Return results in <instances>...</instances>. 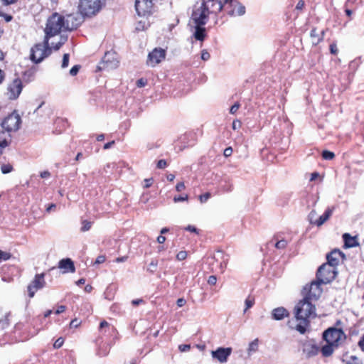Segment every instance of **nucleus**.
<instances>
[{
  "mask_svg": "<svg viewBox=\"0 0 364 364\" xmlns=\"http://www.w3.org/2000/svg\"><path fill=\"white\" fill-rule=\"evenodd\" d=\"M343 238L344 240V246L346 247L350 248L358 245L355 237L350 236L348 233L343 234Z\"/></svg>",
  "mask_w": 364,
  "mask_h": 364,
  "instance_id": "nucleus-27",
  "label": "nucleus"
},
{
  "mask_svg": "<svg viewBox=\"0 0 364 364\" xmlns=\"http://www.w3.org/2000/svg\"><path fill=\"white\" fill-rule=\"evenodd\" d=\"M232 353L231 348H223L220 347L215 350L211 352L212 357L214 359L218 360L220 363H225L228 360V357Z\"/></svg>",
  "mask_w": 364,
  "mask_h": 364,
  "instance_id": "nucleus-17",
  "label": "nucleus"
},
{
  "mask_svg": "<svg viewBox=\"0 0 364 364\" xmlns=\"http://www.w3.org/2000/svg\"><path fill=\"white\" fill-rule=\"evenodd\" d=\"M119 61L116 53L113 52H107L99 66L100 70H112L118 67Z\"/></svg>",
  "mask_w": 364,
  "mask_h": 364,
  "instance_id": "nucleus-10",
  "label": "nucleus"
},
{
  "mask_svg": "<svg viewBox=\"0 0 364 364\" xmlns=\"http://www.w3.org/2000/svg\"><path fill=\"white\" fill-rule=\"evenodd\" d=\"M188 200V196L186 195L185 196H175L173 198V201L175 203L186 201Z\"/></svg>",
  "mask_w": 364,
  "mask_h": 364,
  "instance_id": "nucleus-48",
  "label": "nucleus"
},
{
  "mask_svg": "<svg viewBox=\"0 0 364 364\" xmlns=\"http://www.w3.org/2000/svg\"><path fill=\"white\" fill-rule=\"evenodd\" d=\"M21 119L16 112H12L11 114L4 119L1 125L3 130L11 134L15 132L20 128Z\"/></svg>",
  "mask_w": 364,
  "mask_h": 364,
  "instance_id": "nucleus-7",
  "label": "nucleus"
},
{
  "mask_svg": "<svg viewBox=\"0 0 364 364\" xmlns=\"http://www.w3.org/2000/svg\"><path fill=\"white\" fill-rule=\"evenodd\" d=\"M205 6H208V11L211 9L210 13H218L224 7L226 9L227 6V5L225 4V1L223 3L221 1L218 0H208L207 2H205Z\"/></svg>",
  "mask_w": 364,
  "mask_h": 364,
  "instance_id": "nucleus-20",
  "label": "nucleus"
},
{
  "mask_svg": "<svg viewBox=\"0 0 364 364\" xmlns=\"http://www.w3.org/2000/svg\"><path fill=\"white\" fill-rule=\"evenodd\" d=\"M65 41H66V38L61 37L60 41L55 46H53V48L55 50H58L62 46V45H63L65 43Z\"/></svg>",
  "mask_w": 364,
  "mask_h": 364,
  "instance_id": "nucleus-49",
  "label": "nucleus"
},
{
  "mask_svg": "<svg viewBox=\"0 0 364 364\" xmlns=\"http://www.w3.org/2000/svg\"><path fill=\"white\" fill-rule=\"evenodd\" d=\"M240 107V104L239 102H235L230 109V113L232 114H235Z\"/></svg>",
  "mask_w": 364,
  "mask_h": 364,
  "instance_id": "nucleus-41",
  "label": "nucleus"
},
{
  "mask_svg": "<svg viewBox=\"0 0 364 364\" xmlns=\"http://www.w3.org/2000/svg\"><path fill=\"white\" fill-rule=\"evenodd\" d=\"M335 347L334 344L327 343V344L323 346L321 349L322 355L325 357L330 356L333 353Z\"/></svg>",
  "mask_w": 364,
  "mask_h": 364,
  "instance_id": "nucleus-29",
  "label": "nucleus"
},
{
  "mask_svg": "<svg viewBox=\"0 0 364 364\" xmlns=\"http://www.w3.org/2000/svg\"><path fill=\"white\" fill-rule=\"evenodd\" d=\"M217 278L214 275H211L208 277V283L210 285H214L216 284Z\"/></svg>",
  "mask_w": 364,
  "mask_h": 364,
  "instance_id": "nucleus-52",
  "label": "nucleus"
},
{
  "mask_svg": "<svg viewBox=\"0 0 364 364\" xmlns=\"http://www.w3.org/2000/svg\"><path fill=\"white\" fill-rule=\"evenodd\" d=\"M295 320L289 321L288 326L304 334L310 325V319L316 316V307L312 301L304 298L295 306Z\"/></svg>",
  "mask_w": 364,
  "mask_h": 364,
  "instance_id": "nucleus-1",
  "label": "nucleus"
},
{
  "mask_svg": "<svg viewBox=\"0 0 364 364\" xmlns=\"http://www.w3.org/2000/svg\"><path fill=\"white\" fill-rule=\"evenodd\" d=\"M344 254L339 250H334L327 255V264L333 266L336 268V266L339 264L341 260L344 259Z\"/></svg>",
  "mask_w": 364,
  "mask_h": 364,
  "instance_id": "nucleus-18",
  "label": "nucleus"
},
{
  "mask_svg": "<svg viewBox=\"0 0 364 364\" xmlns=\"http://www.w3.org/2000/svg\"><path fill=\"white\" fill-rule=\"evenodd\" d=\"M205 24H196L194 31L193 33V38L200 41H203L206 37L205 28L203 27Z\"/></svg>",
  "mask_w": 364,
  "mask_h": 364,
  "instance_id": "nucleus-23",
  "label": "nucleus"
},
{
  "mask_svg": "<svg viewBox=\"0 0 364 364\" xmlns=\"http://www.w3.org/2000/svg\"><path fill=\"white\" fill-rule=\"evenodd\" d=\"M318 348L314 344H304L303 351L307 357H311L318 353Z\"/></svg>",
  "mask_w": 364,
  "mask_h": 364,
  "instance_id": "nucleus-26",
  "label": "nucleus"
},
{
  "mask_svg": "<svg viewBox=\"0 0 364 364\" xmlns=\"http://www.w3.org/2000/svg\"><path fill=\"white\" fill-rule=\"evenodd\" d=\"M64 343V339L62 337L58 338L53 344L54 348H60Z\"/></svg>",
  "mask_w": 364,
  "mask_h": 364,
  "instance_id": "nucleus-40",
  "label": "nucleus"
},
{
  "mask_svg": "<svg viewBox=\"0 0 364 364\" xmlns=\"http://www.w3.org/2000/svg\"><path fill=\"white\" fill-rule=\"evenodd\" d=\"M215 261L218 263V267L223 272L227 267L228 262V256L225 255L222 250H218L213 256Z\"/></svg>",
  "mask_w": 364,
  "mask_h": 364,
  "instance_id": "nucleus-19",
  "label": "nucleus"
},
{
  "mask_svg": "<svg viewBox=\"0 0 364 364\" xmlns=\"http://www.w3.org/2000/svg\"><path fill=\"white\" fill-rule=\"evenodd\" d=\"M254 304L255 299L251 296H248L245 301V308L244 309V313H245L249 309L252 308Z\"/></svg>",
  "mask_w": 364,
  "mask_h": 364,
  "instance_id": "nucleus-31",
  "label": "nucleus"
},
{
  "mask_svg": "<svg viewBox=\"0 0 364 364\" xmlns=\"http://www.w3.org/2000/svg\"><path fill=\"white\" fill-rule=\"evenodd\" d=\"M44 277L45 274L43 273L38 274L35 276L33 280L28 284L27 289L30 298L33 297L35 293L38 289L44 287V286L46 285Z\"/></svg>",
  "mask_w": 364,
  "mask_h": 364,
  "instance_id": "nucleus-11",
  "label": "nucleus"
},
{
  "mask_svg": "<svg viewBox=\"0 0 364 364\" xmlns=\"http://www.w3.org/2000/svg\"><path fill=\"white\" fill-rule=\"evenodd\" d=\"M158 262L156 260H152L149 264L148 271L154 272L157 267Z\"/></svg>",
  "mask_w": 364,
  "mask_h": 364,
  "instance_id": "nucleus-39",
  "label": "nucleus"
},
{
  "mask_svg": "<svg viewBox=\"0 0 364 364\" xmlns=\"http://www.w3.org/2000/svg\"><path fill=\"white\" fill-rule=\"evenodd\" d=\"M322 284L317 279L312 282L310 285H306L304 289V298L311 301L318 300L322 294V289L321 288Z\"/></svg>",
  "mask_w": 364,
  "mask_h": 364,
  "instance_id": "nucleus-9",
  "label": "nucleus"
},
{
  "mask_svg": "<svg viewBox=\"0 0 364 364\" xmlns=\"http://www.w3.org/2000/svg\"><path fill=\"white\" fill-rule=\"evenodd\" d=\"M69 59H70V55L68 53H65L63 55L62 64H61L62 68H65L68 66Z\"/></svg>",
  "mask_w": 364,
  "mask_h": 364,
  "instance_id": "nucleus-37",
  "label": "nucleus"
},
{
  "mask_svg": "<svg viewBox=\"0 0 364 364\" xmlns=\"http://www.w3.org/2000/svg\"><path fill=\"white\" fill-rule=\"evenodd\" d=\"M289 316L288 311L284 307L275 308L272 311V318L280 321Z\"/></svg>",
  "mask_w": 364,
  "mask_h": 364,
  "instance_id": "nucleus-24",
  "label": "nucleus"
},
{
  "mask_svg": "<svg viewBox=\"0 0 364 364\" xmlns=\"http://www.w3.org/2000/svg\"><path fill=\"white\" fill-rule=\"evenodd\" d=\"M135 9L140 16L149 15L151 14L153 9L152 0H136Z\"/></svg>",
  "mask_w": 364,
  "mask_h": 364,
  "instance_id": "nucleus-13",
  "label": "nucleus"
},
{
  "mask_svg": "<svg viewBox=\"0 0 364 364\" xmlns=\"http://www.w3.org/2000/svg\"><path fill=\"white\" fill-rule=\"evenodd\" d=\"M11 141V134L4 130L0 132V155L2 154L4 149L10 145Z\"/></svg>",
  "mask_w": 364,
  "mask_h": 364,
  "instance_id": "nucleus-21",
  "label": "nucleus"
},
{
  "mask_svg": "<svg viewBox=\"0 0 364 364\" xmlns=\"http://www.w3.org/2000/svg\"><path fill=\"white\" fill-rule=\"evenodd\" d=\"M346 364H363V362L356 356L352 355L350 357V360L346 362Z\"/></svg>",
  "mask_w": 364,
  "mask_h": 364,
  "instance_id": "nucleus-35",
  "label": "nucleus"
},
{
  "mask_svg": "<svg viewBox=\"0 0 364 364\" xmlns=\"http://www.w3.org/2000/svg\"><path fill=\"white\" fill-rule=\"evenodd\" d=\"M241 127V122L239 120H234L232 122V129H239Z\"/></svg>",
  "mask_w": 364,
  "mask_h": 364,
  "instance_id": "nucleus-58",
  "label": "nucleus"
},
{
  "mask_svg": "<svg viewBox=\"0 0 364 364\" xmlns=\"http://www.w3.org/2000/svg\"><path fill=\"white\" fill-rule=\"evenodd\" d=\"M210 198V193H205V194L200 195L199 197L201 203H205Z\"/></svg>",
  "mask_w": 364,
  "mask_h": 364,
  "instance_id": "nucleus-44",
  "label": "nucleus"
},
{
  "mask_svg": "<svg viewBox=\"0 0 364 364\" xmlns=\"http://www.w3.org/2000/svg\"><path fill=\"white\" fill-rule=\"evenodd\" d=\"M22 82L19 78L14 79L7 87V95L10 100H16L22 91Z\"/></svg>",
  "mask_w": 364,
  "mask_h": 364,
  "instance_id": "nucleus-14",
  "label": "nucleus"
},
{
  "mask_svg": "<svg viewBox=\"0 0 364 364\" xmlns=\"http://www.w3.org/2000/svg\"><path fill=\"white\" fill-rule=\"evenodd\" d=\"M287 245V241L285 240H281L276 242L275 247L277 249H284Z\"/></svg>",
  "mask_w": 364,
  "mask_h": 364,
  "instance_id": "nucleus-38",
  "label": "nucleus"
},
{
  "mask_svg": "<svg viewBox=\"0 0 364 364\" xmlns=\"http://www.w3.org/2000/svg\"><path fill=\"white\" fill-rule=\"evenodd\" d=\"M330 50H331V53L332 54H336L338 53V48H337V46L335 44H331L330 46Z\"/></svg>",
  "mask_w": 364,
  "mask_h": 364,
  "instance_id": "nucleus-62",
  "label": "nucleus"
},
{
  "mask_svg": "<svg viewBox=\"0 0 364 364\" xmlns=\"http://www.w3.org/2000/svg\"><path fill=\"white\" fill-rule=\"evenodd\" d=\"M178 349L181 352H187L191 349L189 344H182L178 346Z\"/></svg>",
  "mask_w": 364,
  "mask_h": 364,
  "instance_id": "nucleus-47",
  "label": "nucleus"
},
{
  "mask_svg": "<svg viewBox=\"0 0 364 364\" xmlns=\"http://www.w3.org/2000/svg\"><path fill=\"white\" fill-rule=\"evenodd\" d=\"M12 170H13V166L9 164H3L1 167V171L2 173H4V174L9 173L11 172Z\"/></svg>",
  "mask_w": 364,
  "mask_h": 364,
  "instance_id": "nucleus-34",
  "label": "nucleus"
},
{
  "mask_svg": "<svg viewBox=\"0 0 364 364\" xmlns=\"http://www.w3.org/2000/svg\"><path fill=\"white\" fill-rule=\"evenodd\" d=\"M176 189L178 192L182 191L183 189H185L184 183L183 182L178 183L176 186Z\"/></svg>",
  "mask_w": 364,
  "mask_h": 364,
  "instance_id": "nucleus-55",
  "label": "nucleus"
},
{
  "mask_svg": "<svg viewBox=\"0 0 364 364\" xmlns=\"http://www.w3.org/2000/svg\"><path fill=\"white\" fill-rule=\"evenodd\" d=\"M358 346L360 348V349L364 351V334L363 335V336L360 338L359 342H358Z\"/></svg>",
  "mask_w": 364,
  "mask_h": 364,
  "instance_id": "nucleus-64",
  "label": "nucleus"
},
{
  "mask_svg": "<svg viewBox=\"0 0 364 364\" xmlns=\"http://www.w3.org/2000/svg\"><path fill=\"white\" fill-rule=\"evenodd\" d=\"M167 166V163L165 160L161 159L157 163V168H164Z\"/></svg>",
  "mask_w": 364,
  "mask_h": 364,
  "instance_id": "nucleus-50",
  "label": "nucleus"
},
{
  "mask_svg": "<svg viewBox=\"0 0 364 364\" xmlns=\"http://www.w3.org/2000/svg\"><path fill=\"white\" fill-rule=\"evenodd\" d=\"M259 347V339L255 338L252 342L250 343L248 348H247V353L249 355H252V353L257 351Z\"/></svg>",
  "mask_w": 364,
  "mask_h": 364,
  "instance_id": "nucleus-30",
  "label": "nucleus"
},
{
  "mask_svg": "<svg viewBox=\"0 0 364 364\" xmlns=\"http://www.w3.org/2000/svg\"><path fill=\"white\" fill-rule=\"evenodd\" d=\"M142 303H144V300L142 299H134L132 301V304L133 306H137Z\"/></svg>",
  "mask_w": 364,
  "mask_h": 364,
  "instance_id": "nucleus-63",
  "label": "nucleus"
},
{
  "mask_svg": "<svg viewBox=\"0 0 364 364\" xmlns=\"http://www.w3.org/2000/svg\"><path fill=\"white\" fill-rule=\"evenodd\" d=\"M226 9L230 8L228 12L231 15L242 16L245 13V7L236 0H225Z\"/></svg>",
  "mask_w": 364,
  "mask_h": 364,
  "instance_id": "nucleus-16",
  "label": "nucleus"
},
{
  "mask_svg": "<svg viewBox=\"0 0 364 364\" xmlns=\"http://www.w3.org/2000/svg\"><path fill=\"white\" fill-rule=\"evenodd\" d=\"M58 267L63 269V273L75 272V268L73 262L69 259H63L59 262Z\"/></svg>",
  "mask_w": 364,
  "mask_h": 364,
  "instance_id": "nucleus-22",
  "label": "nucleus"
},
{
  "mask_svg": "<svg viewBox=\"0 0 364 364\" xmlns=\"http://www.w3.org/2000/svg\"><path fill=\"white\" fill-rule=\"evenodd\" d=\"M166 57V50L161 48H154L148 55L147 65L151 67H154L160 63Z\"/></svg>",
  "mask_w": 364,
  "mask_h": 364,
  "instance_id": "nucleus-12",
  "label": "nucleus"
},
{
  "mask_svg": "<svg viewBox=\"0 0 364 364\" xmlns=\"http://www.w3.org/2000/svg\"><path fill=\"white\" fill-rule=\"evenodd\" d=\"M186 303V301L183 298H180L177 300L176 304L178 307L183 306Z\"/></svg>",
  "mask_w": 364,
  "mask_h": 364,
  "instance_id": "nucleus-57",
  "label": "nucleus"
},
{
  "mask_svg": "<svg viewBox=\"0 0 364 364\" xmlns=\"http://www.w3.org/2000/svg\"><path fill=\"white\" fill-rule=\"evenodd\" d=\"M80 324V322L77 319L75 318V319L71 321V322L70 323V326L71 328H76Z\"/></svg>",
  "mask_w": 364,
  "mask_h": 364,
  "instance_id": "nucleus-56",
  "label": "nucleus"
},
{
  "mask_svg": "<svg viewBox=\"0 0 364 364\" xmlns=\"http://www.w3.org/2000/svg\"><path fill=\"white\" fill-rule=\"evenodd\" d=\"M146 80L143 79V78H140L137 81H136V85L139 87H144L146 85Z\"/></svg>",
  "mask_w": 364,
  "mask_h": 364,
  "instance_id": "nucleus-51",
  "label": "nucleus"
},
{
  "mask_svg": "<svg viewBox=\"0 0 364 364\" xmlns=\"http://www.w3.org/2000/svg\"><path fill=\"white\" fill-rule=\"evenodd\" d=\"M210 58V53L206 50H203L201 52V59L203 60H208Z\"/></svg>",
  "mask_w": 364,
  "mask_h": 364,
  "instance_id": "nucleus-45",
  "label": "nucleus"
},
{
  "mask_svg": "<svg viewBox=\"0 0 364 364\" xmlns=\"http://www.w3.org/2000/svg\"><path fill=\"white\" fill-rule=\"evenodd\" d=\"M10 257L11 255L9 253L0 250V260H7Z\"/></svg>",
  "mask_w": 364,
  "mask_h": 364,
  "instance_id": "nucleus-46",
  "label": "nucleus"
},
{
  "mask_svg": "<svg viewBox=\"0 0 364 364\" xmlns=\"http://www.w3.org/2000/svg\"><path fill=\"white\" fill-rule=\"evenodd\" d=\"M152 178H146L144 180V188H149L151 184H152Z\"/></svg>",
  "mask_w": 364,
  "mask_h": 364,
  "instance_id": "nucleus-59",
  "label": "nucleus"
},
{
  "mask_svg": "<svg viewBox=\"0 0 364 364\" xmlns=\"http://www.w3.org/2000/svg\"><path fill=\"white\" fill-rule=\"evenodd\" d=\"M304 1L303 0H299L296 6V9L301 10L304 6Z\"/></svg>",
  "mask_w": 364,
  "mask_h": 364,
  "instance_id": "nucleus-60",
  "label": "nucleus"
},
{
  "mask_svg": "<svg viewBox=\"0 0 364 364\" xmlns=\"http://www.w3.org/2000/svg\"><path fill=\"white\" fill-rule=\"evenodd\" d=\"M323 33L324 32L322 31L321 35H319L316 29L313 28L310 33V36L312 39V43L317 45L322 40Z\"/></svg>",
  "mask_w": 364,
  "mask_h": 364,
  "instance_id": "nucleus-28",
  "label": "nucleus"
},
{
  "mask_svg": "<svg viewBox=\"0 0 364 364\" xmlns=\"http://www.w3.org/2000/svg\"><path fill=\"white\" fill-rule=\"evenodd\" d=\"M82 19L78 14H69L63 16V23L66 31H72L78 27L81 23Z\"/></svg>",
  "mask_w": 364,
  "mask_h": 364,
  "instance_id": "nucleus-15",
  "label": "nucleus"
},
{
  "mask_svg": "<svg viewBox=\"0 0 364 364\" xmlns=\"http://www.w3.org/2000/svg\"><path fill=\"white\" fill-rule=\"evenodd\" d=\"M316 210H313L310 212L309 215V222L311 224H314V225H316V222L318 218H316Z\"/></svg>",
  "mask_w": 364,
  "mask_h": 364,
  "instance_id": "nucleus-36",
  "label": "nucleus"
},
{
  "mask_svg": "<svg viewBox=\"0 0 364 364\" xmlns=\"http://www.w3.org/2000/svg\"><path fill=\"white\" fill-rule=\"evenodd\" d=\"M232 154V147H228L224 150L223 154L225 157L230 156Z\"/></svg>",
  "mask_w": 364,
  "mask_h": 364,
  "instance_id": "nucleus-54",
  "label": "nucleus"
},
{
  "mask_svg": "<svg viewBox=\"0 0 364 364\" xmlns=\"http://www.w3.org/2000/svg\"><path fill=\"white\" fill-rule=\"evenodd\" d=\"M186 257H187V252L186 251H180L176 255L177 259H178L180 261L184 260Z\"/></svg>",
  "mask_w": 364,
  "mask_h": 364,
  "instance_id": "nucleus-42",
  "label": "nucleus"
},
{
  "mask_svg": "<svg viewBox=\"0 0 364 364\" xmlns=\"http://www.w3.org/2000/svg\"><path fill=\"white\" fill-rule=\"evenodd\" d=\"M333 211V208H328L324 213L321 215L316 222V225L318 227L322 225L326 221H327L329 218L331 216Z\"/></svg>",
  "mask_w": 364,
  "mask_h": 364,
  "instance_id": "nucleus-25",
  "label": "nucleus"
},
{
  "mask_svg": "<svg viewBox=\"0 0 364 364\" xmlns=\"http://www.w3.org/2000/svg\"><path fill=\"white\" fill-rule=\"evenodd\" d=\"M209 14L208 6H205L204 1L200 4L197 3L193 7L191 20L195 24H205L208 21Z\"/></svg>",
  "mask_w": 364,
  "mask_h": 364,
  "instance_id": "nucleus-4",
  "label": "nucleus"
},
{
  "mask_svg": "<svg viewBox=\"0 0 364 364\" xmlns=\"http://www.w3.org/2000/svg\"><path fill=\"white\" fill-rule=\"evenodd\" d=\"M51 54V48L49 46V39L44 37L42 43L35 44L31 49L30 59L35 63L42 62Z\"/></svg>",
  "mask_w": 364,
  "mask_h": 364,
  "instance_id": "nucleus-3",
  "label": "nucleus"
},
{
  "mask_svg": "<svg viewBox=\"0 0 364 364\" xmlns=\"http://www.w3.org/2000/svg\"><path fill=\"white\" fill-rule=\"evenodd\" d=\"M336 274V268L326 263L318 268L316 273V279L320 283L326 284L332 282L335 279Z\"/></svg>",
  "mask_w": 364,
  "mask_h": 364,
  "instance_id": "nucleus-6",
  "label": "nucleus"
},
{
  "mask_svg": "<svg viewBox=\"0 0 364 364\" xmlns=\"http://www.w3.org/2000/svg\"><path fill=\"white\" fill-rule=\"evenodd\" d=\"M323 337L326 343L334 344L336 347H338L341 342L345 341L346 336L341 328L331 327L323 332Z\"/></svg>",
  "mask_w": 364,
  "mask_h": 364,
  "instance_id": "nucleus-5",
  "label": "nucleus"
},
{
  "mask_svg": "<svg viewBox=\"0 0 364 364\" xmlns=\"http://www.w3.org/2000/svg\"><path fill=\"white\" fill-rule=\"evenodd\" d=\"M66 309V307L63 305H61V306H59L57 309V310L55 311V314H60L63 312H64Z\"/></svg>",
  "mask_w": 364,
  "mask_h": 364,
  "instance_id": "nucleus-61",
  "label": "nucleus"
},
{
  "mask_svg": "<svg viewBox=\"0 0 364 364\" xmlns=\"http://www.w3.org/2000/svg\"><path fill=\"white\" fill-rule=\"evenodd\" d=\"M63 31H66L63 23V16L58 13L53 14L47 21L45 28V37L48 39L58 34Z\"/></svg>",
  "mask_w": 364,
  "mask_h": 364,
  "instance_id": "nucleus-2",
  "label": "nucleus"
},
{
  "mask_svg": "<svg viewBox=\"0 0 364 364\" xmlns=\"http://www.w3.org/2000/svg\"><path fill=\"white\" fill-rule=\"evenodd\" d=\"M105 259H106L105 256L100 255L97 257V259L95 262V264H102L105 262Z\"/></svg>",
  "mask_w": 364,
  "mask_h": 364,
  "instance_id": "nucleus-53",
  "label": "nucleus"
},
{
  "mask_svg": "<svg viewBox=\"0 0 364 364\" xmlns=\"http://www.w3.org/2000/svg\"><path fill=\"white\" fill-rule=\"evenodd\" d=\"M100 8L101 0H80L79 4V11L85 16L95 15Z\"/></svg>",
  "mask_w": 364,
  "mask_h": 364,
  "instance_id": "nucleus-8",
  "label": "nucleus"
},
{
  "mask_svg": "<svg viewBox=\"0 0 364 364\" xmlns=\"http://www.w3.org/2000/svg\"><path fill=\"white\" fill-rule=\"evenodd\" d=\"M91 226H92V223L88 220H85L82 222V227L80 228V230L82 232L88 231L91 228Z\"/></svg>",
  "mask_w": 364,
  "mask_h": 364,
  "instance_id": "nucleus-33",
  "label": "nucleus"
},
{
  "mask_svg": "<svg viewBox=\"0 0 364 364\" xmlns=\"http://www.w3.org/2000/svg\"><path fill=\"white\" fill-rule=\"evenodd\" d=\"M80 68V66L78 65H74L70 70V74L72 76H75L79 72V70Z\"/></svg>",
  "mask_w": 364,
  "mask_h": 364,
  "instance_id": "nucleus-43",
  "label": "nucleus"
},
{
  "mask_svg": "<svg viewBox=\"0 0 364 364\" xmlns=\"http://www.w3.org/2000/svg\"><path fill=\"white\" fill-rule=\"evenodd\" d=\"M322 157L325 160H331L335 157L333 152L325 150L322 152Z\"/></svg>",
  "mask_w": 364,
  "mask_h": 364,
  "instance_id": "nucleus-32",
  "label": "nucleus"
}]
</instances>
